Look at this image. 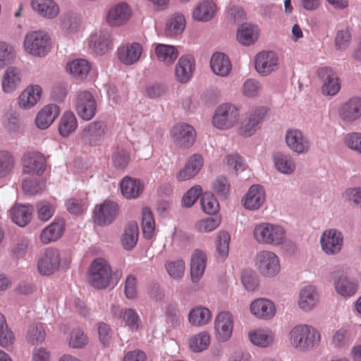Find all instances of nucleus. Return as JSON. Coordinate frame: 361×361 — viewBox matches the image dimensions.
I'll return each instance as SVG.
<instances>
[{"label": "nucleus", "mask_w": 361, "mask_h": 361, "mask_svg": "<svg viewBox=\"0 0 361 361\" xmlns=\"http://www.w3.org/2000/svg\"><path fill=\"white\" fill-rule=\"evenodd\" d=\"M155 53L158 59L166 64L173 63L178 56V51L175 47L162 44L156 47Z\"/></svg>", "instance_id": "nucleus-43"}, {"label": "nucleus", "mask_w": 361, "mask_h": 361, "mask_svg": "<svg viewBox=\"0 0 361 361\" xmlns=\"http://www.w3.org/2000/svg\"><path fill=\"white\" fill-rule=\"evenodd\" d=\"M250 309L251 313L259 319H270L276 314L274 304L265 298H258L252 301Z\"/></svg>", "instance_id": "nucleus-22"}, {"label": "nucleus", "mask_w": 361, "mask_h": 361, "mask_svg": "<svg viewBox=\"0 0 361 361\" xmlns=\"http://www.w3.org/2000/svg\"><path fill=\"white\" fill-rule=\"evenodd\" d=\"M240 118L239 109L231 104H224L219 106L213 116L214 126L221 130L233 127Z\"/></svg>", "instance_id": "nucleus-5"}, {"label": "nucleus", "mask_w": 361, "mask_h": 361, "mask_svg": "<svg viewBox=\"0 0 361 361\" xmlns=\"http://www.w3.org/2000/svg\"><path fill=\"white\" fill-rule=\"evenodd\" d=\"M78 126L75 116L71 111H66L60 119L59 132L63 137H67L73 133Z\"/></svg>", "instance_id": "nucleus-41"}, {"label": "nucleus", "mask_w": 361, "mask_h": 361, "mask_svg": "<svg viewBox=\"0 0 361 361\" xmlns=\"http://www.w3.org/2000/svg\"><path fill=\"white\" fill-rule=\"evenodd\" d=\"M67 211L73 214H82L87 209V197H74L68 199L65 203Z\"/></svg>", "instance_id": "nucleus-48"}, {"label": "nucleus", "mask_w": 361, "mask_h": 361, "mask_svg": "<svg viewBox=\"0 0 361 361\" xmlns=\"http://www.w3.org/2000/svg\"><path fill=\"white\" fill-rule=\"evenodd\" d=\"M56 205L47 201H42L37 204L38 218L44 221L50 219L55 212Z\"/></svg>", "instance_id": "nucleus-56"}, {"label": "nucleus", "mask_w": 361, "mask_h": 361, "mask_svg": "<svg viewBox=\"0 0 361 361\" xmlns=\"http://www.w3.org/2000/svg\"><path fill=\"white\" fill-rule=\"evenodd\" d=\"M335 288L337 293L344 297L355 295L357 290V283L349 280L345 276H341L335 282Z\"/></svg>", "instance_id": "nucleus-42"}, {"label": "nucleus", "mask_w": 361, "mask_h": 361, "mask_svg": "<svg viewBox=\"0 0 361 361\" xmlns=\"http://www.w3.org/2000/svg\"><path fill=\"white\" fill-rule=\"evenodd\" d=\"M185 27V18L181 13H175L169 19L166 23V32L173 36L182 33Z\"/></svg>", "instance_id": "nucleus-47"}, {"label": "nucleus", "mask_w": 361, "mask_h": 361, "mask_svg": "<svg viewBox=\"0 0 361 361\" xmlns=\"http://www.w3.org/2000/svg\"><path fill=\"white\" fill-rule=\"evenodd\" d=\"M24 47L26 51L31 55L44 56L49 50V37L42 31L30 32L25 37Z\"/></svg>", "instance_id": "nucleus-6"}, {"label": "nucleus", "mask_w": 361, "mask_h": 361, "mask_svg": "<svg viewBox=\"0 0 361 361\" xmlns=\"http://www.w3.org/2000/svg\"><path fill=\"white\" fill-rule=\"evenodd\" d=\"M230 235L225 231L220 232L216 245L219 256L223 259L227 257L229 250Z\"/></svg>", "instance_id": "nucleus-61"}, {"label": "nucleus", "mask_w": 361, "mask_h": 361, "mask_svg": "<svg viewBox=\"0 0 361 361\" xmlns=\"http://www.w3.org/2000/svg\"><path fill=\"white\" fill-rule=\"evenodd\" d=\"M242 283L248 291L255 290L258 286L256 274L252 270H244L242 273Z\"/></svg>", "instance_id": "nucleus-64"}, {"label": "nucleus", "mask_w": 361, "mask_h": 361, "mask_svg": "<svg viewBox=\"0 0 361 361\" xmlns=\"http://www.w3.org/2000/svg\"><path fill=\"white\" fill-rule=\"evenodd\" d=\"M112 270L109 263L102 258L95 259L89 268L88 282L97 289L106 288L109 286Z\"/></svg>", "instance_id": "nucleus-3"}, {"label": "nucleus", "mask_w": 361, "mask_h": 361, "mask_svg": "<svg viewBox=\"0 0 361 361\" xmlns=\"http://www.w3.org/2000/svg\"><path fill=\"white\" fill-rule=\"evenodd\" d=\"M14 341L13 331L8 327L4 316L0 314V345L6 348L13 344Z\"/></svg>", "instance_id": "nucleus-53"}, {"label": "nucleus", "mask_w": 361, "mask_h": 361, "mask_svg": "<svg viewBox=\"0 0 361 361\" xmlns=\"http://www.w3.org/2000/svg\"><path fill=\"white\" fill-rule=\"evenodd\" d=\"M201 206L204 212L207 214L213 215L219 210V204L214 195L209 192H205L201 197Z\"/></svg>", "instance_id": "nucleus-54"}, {"label": "nucleus", "mask_w": 361, "mask_h": 361, "mask_svg": "<svg viewBox=\"0 0 361 361\" xmlns=\"http://www.w3.org/2000/svg\"><path fill=\"white\" fill-rule=\"evenodd\" d=\"M274 161L276 169L285 174L292 173L295 169V164L289 155L277 153L274 156Z\"/></svg>", "instance_id": "nucleus-44"}, {"label": "nucleus", "mask_w": 361, "mask_h": 361, "mask_svg": "<svg viewBox=\"0 0 361 361\" xmlns=\"http://www.w3.org/2000/svg\"><path fill=\"white\" fill-rule=\"evenodd\" d=\"M15 158L8 150H0V178L7 176L15 167Z\"/></svg>", "instance_id": "nucleus-49"}, {"label": "nucleus", "mask_w": 361, "mask_h": 361, "mask_svg": "<svg viewBox=\"0 0 361 361\" xmlns=\"http://www.w3.org/2000/svg\"><path fill=\"white\" fill-rule=\"evenodd\" d=\"M253 237L261 244L280 245L286 240V231L280 225L264 222L255 226Z\"/></svg>", "instance_id": "nucleus-2"}, {"label": "nucleus", "mask_w": 361, "mask_h": 361, "mask_svg": "<svg viewBox=\"0 0 361 361\" xmlns=\"http://www.w3.org/2000/svg\"><path fill=\"white\" fill-rule=\"evenodd\" d=\"M217 11V6L214 1L204 0L195 7L192 18L197 21L207 22L214 17Z\"/></svg>", "instance_id": "nucleus-28"}, {"label": "nucleus", "mask_w": 361, "mask_h": 361, "mask_svg": "<svg viewBox=\"0 0 361 361\" xmlns=\"http://www.w3.org/2000/svg\"><path fill=\"white\" fill-rule=\"evenodd\" d=\"M68 343L72 348H81L88 343V338L81 329H74L71 334Z\"/></svg>", "instance_id": "nucleus-58"}, {"label": "nucleus", "mask_w": 361, "mask_h": 361, "mask_svg": "<svg viewBox=\"0 0 361 361\" xmlns=\"http://www.w3.org/2000/svg\"><path fill=\"white\" fill-rule=\"evenodd\" d=\"M90 63L85 59H75L66 65V71L78 79L86 78L90 71Z\"/></svg>", "instance_id": "nucleus-39"}, {"label": "nucleus", "mask_w": 361, "mask_h": 361, "mask_svg": "<svg viewBox=\"0 0 361 361\" xmlns=\"http://www.w3.org/2000/svg\"><path fill=\"white\" fill-rule=\"evenodd\" d=\"M21 82L20 71L14 68H8L2 77V90L6 93H11L15 91Z\"/></svg>", "instance_id": "nucleus-35"}, {"label": "nucleus", "mask_w": 361, "mask_h": 361, "mask_svg": "<svg viewBox=\"0 0 361 361\" xmlns=\"http://www.w3.org/2000/svg\"><path fill=\"white\" fill-rule=\"evenodd\" d=\"M343 121L352 123L361 117V98L353 97L343 103L338 110Z\"/></svg>", "instance_id": "nucleus-20"}, {"label": "nucleus", "mask_w": 361, "mask_h": 361, "mask_svg": "<svg viewBox=\"0 0 361 361\" xmlns=\"http://www.w3.org/2000/svg\"><path fill=\"white\" fill-rule=\"evenodd\" d=\"M212 71L216 75L224 77L231 71L232 65L227 56L222 53H215L210 60Z\"/></svg>", "instance_id": "nucleus-36"}, {"label": "nucleus", "mask_w": 361, "mask_h": 361, "mask_svg": "<svg viewBox=\"0 0 361 361\" xmlns=\"http://www.w3.org/2000/svg\"><path fill=\"white\" fill-rule=\"evenodd\" d=\"M288 147L297 154H305L310 148L309 139L298 129H288L285 135Z\"/></svg>", "instance_id": "nucleus-15"}, {"label": "nucleus", "mask_w": 361, "mask_h": 361, "mask_svg": "<svg viewBox=\"0 0 361 361\" xmlns=\"http://www.w3.org/2000/svg\"><path fill=\"white\" fill-rule=\"evenodd\" d=\"M204 165V159L200 154H195L190 156L184 167L178 171L176 178L178 181L190 180L198 174Z\"/></svg>", "instance_id": "nucleus-19"}, {"label": "nucleus", "mask_w": 361, "mask_h": 361, "mask_svg": "<svg viewBox=\"0 0 361 361\" xmlns=\"http://www.w3.org/2000/svg\"><path fill=\"white\" fill-rule=\"evenodd\" d=\"M90 47L98 54H104L112 49L111 35L106 32L92 35L90 38Z\"/></svg>", "instance_id": "nucleus-33"}, {"label": "nucleus", "mask_w": 361, "mask_h": 361, "mask_svg": "<svg viewBox=\"0 0 361 361\" xmlns=\"http://www.w3.org/2000/svg\"><path fill=\"white\" fill-rule=\"evenodd\" d=\"M22 162L23 171L27 174L41 175L46 168L44 156L37 152H29L24 154Z\"/></svg>", "instance_id": "nucleus-14"}, {"label": "nucleus", "mask_w": 361, "mask_h": 361, "mask_svg": "<svg viewBox=\"0 0 361 361\" xmlns=\"http://www.w3.org/2000/svg\"><path fill=\"white\" fill-rule=\"evenodd\" d=\"M322 250L328 255L338 253L343 244L342 233L336 229L325 231L321 237Z\"/></svg>", "instance_id": "nucleus-16"}, {"label": "nucleus", "mask_w": 361, "mask_h": 361, "mask_svg": "<svg viewBox=\"0 0 361 361\" xmlns=\"http://www.w3.org/2000/svg\"><path fill=\"white\" fill-rule=\"evenodd\" d=\"M61 263L59 251L49 247L46 249L44 255L37 263V269L40 274L49 276L58 270Z\"/></svg>", "instance_id": "nucleus-11"}, {"label": "nucleus", "mask_w": 361, "mask_h": 361, "mask_svg": "<svg viewBox=\"0 0 361 361\" xmlns=\"http://www.w3.org/2000/svg\"><path fill=\"white\" fill-rule=\"evenodd\" d=\"M139 229L137 224L135 221L130 222L126 227L122 238L123 247L130 250L137 243L138 239Z\"/></svg>", "instance_id": "nucleus-45"}, {"label": "nucleus", "mask_w": 361, "mask_h": 361, "mask_svg": "<svg viewBox=\"0 0 361 361\" xmlns=\"http://www.w3.org/2000/svg\"><path fill=\"white\" fill-rule=\"evenodd\" d=\"M319 302V296L314 286L309 285L299 292L298 306L303 311L308 312L314 308Z\"/></svg>", "instance_id": "nucleus-23"}, {"label": "nucleus", "mask_w": 361, "mask_h": 361, "mask_svg": "<svg viewBox=\"0 0 361 361\" xmlns=\"http://www.w3.org/2000/svg\"><path fill=\"white\" fill-rule=\"evenodd\" d=\"M32 212L30 205H16L11 209V216L15 224L23 227L31 221Z\"/></svg>", "instance_id": "nucleus-37"}, {"label": "nucleus", "mask_w": 361, "mask_h": 361, "mask_svg": "<svg viewBox=\"0 0 361 361\" xmlns=\"http://www.w3.org/2000/svg\"><path fill=\"white\" fill-rule=\"evenodd\" d=\"M214 329L216 338L220 341H228L233 332V319L228 312H220L215 319Z\"/></svg>", "instance_id": "nucleus-18"}, {"label": "nucleus", "mask_w": 361, "mask_h": 361, "mask_svg": "<svg viewBox=\"0 0 361 361\" xmlns=\"http://www.w3.org/2000/svg\"><path fill=\"white\" fill-rule=\"evenodd\" d=\"M212 189L218 196L226 198L230 190V183L225 176H218L212 183Z\"/></svg>", "instance_id": "nucleus-59"}, {"label": "nucleus", "mask_w": 361, "mask_h": 361, "mask_svg": "<svg viewBox=\"0 0 361 361\" xmlns=\"http://www.w3.org/2000/svg\"><path fill=\"white\" fill-rule=\"evenodd\" d=\"M106 125L102 121L89 123L82 133V139L90 145H97L104 137Z\"/></svg>", "instance_id": "nucleus-25"}, {"label": "nucleus", "mask_w": 361, "mask_h": 361, "mask_svg": "<svg viewBox=\"0 0 361 361\" xmlns=\"http://www.w3.org/2000/svg\"><path fill=\"white\" fill-rule=\"evenodd\" d=\"M118 213V204L112 201L106 200L94 208V221L99 226L111 224Z\"/></svg>", "instance_id": "nucleus-12"}, {"label": "nucleus", "mask_w": 361, "mask_h": 361, "mask_svg": "<svg viewBox=\"0 0 361 361\" xmlns=\"http://www.w3.org/2000/svg\"><path fill=\"white\" fill-rule=\"evenodd\" d=\"M168 274L174 279L182 277L185 271V263L181 259L172 261L166 264Z\"/></svg>", "instance_id": "nucleus-62"}, {"label": "nucleus", "mask_w": 361, "mask_h": 361, "mask_svg": "<svg viewBox=\"0 0 361 361\" xmlns=\"http://www.w3.org/2000/svg\"><path fill=\"white\" fill-rule=\"evenodd\" d=\"M60 113L59 106L56 104H49L43 107L35 118L36 126L42 130L48 128Z\"/></svg>", "instance_id": "nucleus-26"}, {"label": "nucleus", "mask_w": 361, "mask_h": 361, "mask_svg": "<svg viewBox=\"0 0 361 361\" xmlns=\"http://www.w3.org/2000/svg\"><path fill=\"white\" fill-rule=\"evenodd\" d=\"M123 195L128 199L139 197L143 191L144 185L140 180L126 176L120 184Z\"/></svg>", "instance_id": "nucleus-32"}, {"label": "nucleus", "mask_w": 361, "mask_h": 361, "mask_svg": "<svg viewBox=\"0 0 361 361\" xmlns=\"http://www.w3.org/2000/svg\"><path fill=\"white\" fill-rule=\"evenodd\" d=\"M42 92V89L39 85H29L19 96V106L25 109L34 106L40 100Z\"/></svg>", "instance_id": "nucleus-27"}, {"label": "nucleus", "mask_w": 361, "mask_h": 361, "mask_svg": "<svg viewBox=\"0 0 361 361\" xmlns=\"http://www.w3.org/2000/svg\"><path fill=\"white\" fill-rule=\"evenodd\" d=\"M250 341L255 345L260 347H267L274 341V335L271 332L264 330L257 329L249 333Z\"/></svg>", "instance_id": "nucleus-46"}, {"label": "nucleus", "mask_w": 361, "mask_h": 361, "mask_svg": "<svg viewBox=\"0 0 361 361\" xmlns=\"http://www.w3.org/2000/svg\"><path fill=\"white\" fill-rule=\"evenodd\" d=\"M212 319L210 310L203 306H196L190 310L188 314V322L194 326H202L207 324Z\"/></svg>", "instance_id": "nucleus-38"}, {"label": "nucleus", "mask_w": 361, "mask_h": 361, "mask_svg": "<svg viewBox=\"0 0 361 361\" xmlns=\"http://www.w3.org/2000/svg\"><path fill=\"white\" fill-rule=\"evenodd\" d=\"M142 227L144 236L146 238H152L154 234L155 222L152 212L149 208L143 209Z\"/></svg>", "instance_id": "nucleus-52"}, {"label": "nucleus", "mask_w": 361, "mask_h": 361, "mask_svg": "<svg viewBox=\"0 0 361 361\" xmlns=\"http://www.w3.org/2000/svg\"><path fill=\"white\" fill-rule=\"evenodd\" d=\"M143 51L142 46L137 43L126 44L118 49V58L126 65H132L140 58Z\"/></svg>", "instance_id": "nucleus-21"}, {"label": "nucleus", "mask_w": 361, "mask_h": 361, "mask_svg": "<svg viewBox=\"0 0 361 361\" xmlns=\"http://www.w3.org/2000/svg\"><path fill=\"white\" fill-rule=\"evenodd\" d=\"M15 59V53L12 47L6 42H0V68L11 63Z\"/></svg>", "instance_id": "nucleus-60"}, {"label": "nucleus", "mask_w": 361, "mask_h": 361, "mask_svg": "<svg viewBox=\"0 0 361 361\" xmlns=\"http://www.w3.org/2000/svg\"><path fill=\"white\" fill-rule=\"evenodd\" d=\"M269 109L266 106H258L250 108L245 114L238 129L240 135L250 137L260 128L261 123L267 118Z\"/></svg>", "instance_id": "nucleus-4"}, {"label": "nucleus", "mask_w": 361, "mask_h": 361, "mask_svg": "<svg viewBox=\"0 0 361 361\" xmlns=\"http://www.w3.org/2000/svg\"><path fill=\"white\" fill-rule=\"evenodd\" d=\"M265 192L259 185L251 186L244 199V207L250 210L258 209L264 202Z\"/></svg>", "instance_id": "nucleus-29"}, {"label": "nucleus", "mask_w": 361, "mask_h": 361, "mask_svg": "<svg viewBox=\"0 0 361 361\" xmlns=\"http://www.w3.org/2000/svg\"><path fill=\"white\" fill-rule=\"evenodd\" d=\"M132 16L130 6L121 2L112 6L106 15V21L111 27H118L127 23Z\"/></svg>", "instance_id": "nucleus-13"}, {"label": "nucleus", "mask_w": 361, "mask_h": 361, "mask_svg": "<svg viewBox=\"0 0 361 361\" xmlns=\"http://www.w3.org/2000/svg\"><path fill=\"white\" fill-rule=\"evenodd\" d=\"M195 71V60L191 56H181L175 68V76L178 81L181 83L188 82Z\"/></svg>", "instance_id": "nucleus-24"}, {"label": "nucleus", "mask_w": 361, "mask_h": 361, "mask_svg": "<svg viewBox=\"0 0 361 361\" xmlns=\"http://www.w3.org/2000/svg\"><path fill=\"white\" fill-rule=\"evenodd\" d=\"M206 262V254L200 250H195L192 253L190 263V275L192 281L197 282L202 276Z\"/></svg>", "instance_id": "nucleus-31"}, {"label": "nucleus", "mask_w": 361, "mask_h": 361, "mask_svg": "<svg viewBox=\"0 0 361 361\" xmlns=\"http://www.w3.org/2000/svg\"><path fill=\"white\" fill-rule=\"evenodd\" d=\"M255 64L259 74L267 75L278 69L279 58L273 51H262L255 56Z\"/></svg>", "instance_id": "nucleus-17"}, {"label": "nucleus", "mask_w": 361, "mask_h": 361, "mask_svg": "<svg viewBox=\"0 0 361 361\" xmlns=\"http://www.w3.org/2000/svg\"><path fill=\"white\" fill-rule=\"evenodd\" d=\"M170 135L176 146L186 149L194 144L196 132L192 126L181 123L173 126L170 130Z\"/></svg>", "instance_id": "nucleus-8"}, {"label": "nucleus", "mask_w": 361, "mask_h": 361, "mask_svg": "<svg viewBox=\"0 0 361 361\" xmlns=\"http://www.w3.org/2000/svg\"><path fill=\"white\" fill-rule=\"evenodd\" d=\"M209 343L210 336L206 331L194 335L189 340L190 348L194 352H201L206 350Z\"/></svg>", "instance_id": "nucleus-50"}, {"label": "nucleus", "mask_w": 361, "mask_h": 361, "mask_svg": "<svg viewBox=\"0 0 361 361\" xmlns=\"http://www.w3.org/2000/svg\"><path fill=\"white\" fill-rule=\"evenodd\" d=\"M65 230V222L62 219H56L47 226L40 234V240L44 244L56 241L63 235Z\"/></svg>", "instance_id": "nucleus-30"}, {"label": "nucleus", "mask_w": 361, "mask_h": 361, "mask_svg": "<svg viewBox=\"0 0 361 361\" xmlns=\"http://www.w3.org/2000/svg\"><path fill=\"white\" fill-rule=\"evenodd\" d=\"M46 337L44 326L41 323L31 325L27 331L26 339L32 345L42 343Z\"/></svg>", "instance_id": "nucleus-51"}, {"label": "nucleus", "mask_w": 361, "mask_h": 361, "mask_svg": "<svg viewBox=\"0 0 361 361\" xmlns=\"http://www.w3.org/2000/svg\"><path fill=\"white\" fill-rule=\"evenodd\" d=\"M31 5L35 11L47 18H54L59 13V8L53 0H32Z\"/></svg>", "instance_id": "nucleus-34"}, {"label": "nucleus", "mask_w": 361, "mask_h": 361, "mask_svg": "<svg viewBox=\"0 0 361 361\" xmlns=\"http://www.w3.org/2000/svg\"><path fill=\"white\" fill-rule=\"evenodd\" d=\"M318 77L323 81L322 92L324 95L334 96L341 89V80L331 68L322 67L317 70Z\"/></svg>", "instance_id": "nucleus-10"}, {"label": "nucleus", "mask_w": 361, "mask_h": 361, "mask_svg": "<svg viewBox=\"0 0 361 361\" xmlns=\"http://www.w3.org/2000/svg\"><path fill=\"white\" fill-rule=\"evenodd\" d=\"M255 265L259 271L266 276H276L281 269L278 256L269 250H262L257 252Z\"/></svg>", "instance_id": "nucleus-7"}, {"label": "nucleus", "mask_w": 361, "mask_h": 361, "mask_svg": "<svg viewBox=\"0 0 361 361\" xmlns=\"http://www.w3.org/2000/svg\"><path fill=\"white\" fill-rule=\"evenodd\" d=\"M258 29L252 25L243 24L238 30L237 39L243 45H250L258 38Z\"/></svg>", "instance_id": "nucleus-40"}, {"label": "nucleus", "mask_w": 361, "mask_h": 361, "mask_svg": "<svg viewBox=\"0 0 361 361\" xmlns=\"http://www.w3.org/2000/svg\"><path fill=\"white\" fill-rule=\"evenodd\" d=\"M221 219L206 218L198 221L195 226L196 231L200 233H208L215 230L220 224Z\"/></svg>", "instance_id": "nucleus-57"}, {"label": "nucleus", "mask_w": 361, "mask_h": 361, "mask_svg": "<svg viewBox=\"0 0 361 361\" xmlns=\"http://www.w3.org/2000/svg\"><path fill=\"white\" fill-rule=\"evenodd\" d=\"M45 187L46 184L44 180L34 178L25 179L22 185L25 193L30 195L42 192Z\"/></svg>", "instance_id": "nucleus-55"}, {"label": "nucleus", "mask_w": 361, "mask_h": 361, "mask_svg": "<svg viewBox=\"0 0 361 361\" xmlns=\"http://www.w3.org/2000/svg\"><path fill=\"white\" fill-rule=\"evenodd\" d=\"M123 319L126 326L133 331H137L139 327L140 317L135 310L133 309H125Z\"/></svg>", "instance_id": "nucleus-63"}, {"label": "nucleus", "mask_w": 361, "mask_h": 361, "mask_svg": "<svg viewBox=\"0 0 361 361\" xmlns=\"http://www.w3.org/2000/svg\"><path fill=\"white\" fill-rule=\"evenodd\" d=\"M75 110L78 116L83 120L89 121L94 116L97 111V103L90 92L83 91L78 94Z\"/></svg>", "instance_id": "nucleus-9"}, {"label": "nucleus", "mask_w": 361, "mask_h": 361, "mask_svg": "<svg viewBox=\"0 0 361 361\" xmlns=\"http://www.w3.org/2000/svg\"><path fill=\"white\" fill-rule=\"evenodd\" d=\"M320 339L319 332L310 325H297L290 332V345L302 352L310 350L317 345Z\"/></svg>", "instance_id": "nucleus-1"}]
</instances>
